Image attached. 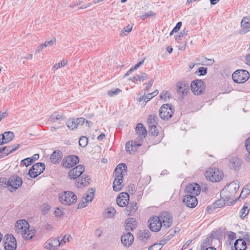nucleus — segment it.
Wrapping results in <instances>:
<instances>
[{
    "label": "nucleus",
    "instance_id": "obj_1",
    "mask_svg": "<svg viewBox=\"0 0 250 250\" xmlns=\"http://www.w3.org/2000/svg\"><path fill=\"white\" fill-rule=\"evenodd\" d=\"M172 222V217L167 212L162 213L158 216H153L148 221L149 229L154 232L159 231L161 228L167 229L170 227Z\"/></svg>",
    "mask_w": 250,
    "mask_h": 250
},
{
    "label": "nucleus",
    "instance_id": "obj_2",
    "mask_svg": "<svg viewBox=\"0 0 250 250\" xmlns=\"http://www.w3.org/2000/svg\"><path fill=\"white\" fill-rule=\"evenodd\" d=\"M15 232L26 239L33 238L35 235V231L30 228L28 222L24 219H20L17 221L15 225Z\"/></svg>",
    "mask_w": 250,
    "mask_h": 250
},
{
    "label": "nucleus",
    "instance_id": "obj_3",
    "mask_svg": "<svg viewBox=\"0 0 250 250\" xmlns=\"http://www.w3.org/2000/svg\"><path fill=\"white\" fill-rule=\"evenodd\" d=\"M127 167L125 164H120L116 168L114 172L115 179L113 183V190L120 191L124 187L123 177L126 174Z\"/></svg>",
    "mask_w": 250,
    "mask_h": 250
},
{
    "label": "nucleus",
    "instance_id": "obj_4",
    "mask_svg": "<svg viewBox=\"0 0 250 250\" xmlns=\"http://www.w3.org/2000/svg\"><path fill=\"white\" fill-rule=\"evenodd\" d=\"M239 188L238 181H234L225 186L220 192V195L224 201H228L236 193Z\"/></svg>",
    "mask_w": 250,
    "mask_h": 250
},
{
    "label": "nucleus",
    "instance_id": "obj_5",
    "mask_svg": "<svg viewBox=\"0 0 250 250\" xmlns=\"http://www.w3.org/2000/svg\"><path fill=\"white\" fill-rule=\"evenodd\" d=\"M0 182L6 184L11 192L15 191L22 184V180L17 176H13L7 179L5 178H0Z\"/></svg>",
    "mask_w": 250,
    "mask_h": 250
},
{
    "label": "nucleus",
    "instance_id": "obj_6",
    "mask_svg": "<svg viewBox=\"0 0 250 250\" xmlns=\"http://www.w3.org/2000/svg\"><path fill=\"white\" fill-rule=\"evenodd\" d=\"M207 180L212 182H217L221 181L223 177V171L217 168H209L205 173Z\"/></svg>",
    "mask_w": 250,
    "mask_h": 250
},
{
    "label": "nucleus",
    "instance_id": "obj_7",
    "mask_svg": "<svg viewBox=\"0 0 250 250\" xmlns=\"http://www.w3.org/2000/svg\"><path fill=\"white\" fill-rule=\"evenodd\" d=\"M76 195L71 191H64L59 197L60 202L65 205H70L77 201Z\"/></svg>",
    "mask_w": 250,
    "mask_h": 250
},
{
    "label": "nucleus",
    "instance_id": "obj_8",
    "mask_svg": "<svg viewBox=\"0 0 250 250\" xmlns=\"http://www.w3.org/2000/svg\"><path fill=\"white\" fill-rule=\"evenodd\" d=\"M250 77L249 73L245 70H237L232 75V79L235 83H241L246 82Z\"/></svg>",
    "mask_w": 250,
    "mask_h": 250
},
{
    "label": "nucleus",
    "instance_id": "obj_9",
    "mask_svg": "<svg viewBox=\"0 0 250 250\" xmlns=\"http://www.w3.org/2000/svg\"><path fill=\"white\" fill-rule=\"evenodd\" d=\"M174 113V109L169 104H164L159 110V116L164 120L170 119Z\"/></svg>",
    "mask_w": 250,
    "mask_h": 250
},
{
    "label": "nucleus",
    "instance_id": "obj_10",
    "mask_svg": "<svg viewBox=\"0 0 250 250\" xmlns=\"http://www.w3.org/2000/svg\"><path fill=\"white\" fill-rule=\"evenodd\" d=\"M192 92L197 95L202 94L205 89L204 82L201 80H195L193 81L190 84Z\"/></svg>",
    "mask_w": 250,
    "mask_h": 250
},
{
    "label": "nucleus",
    "instance_id": "obj_11",
    "mask_svg": "<svg viewBox=\"0 0 250 250\" xmlns=\"http://www.w3.org/2000/svg\"><path fill=\"white\" fill-rule=\"evenodd\" d=\"M45 164L38 163L34 165L29 171L28 175L31 178H35L41 174L45 169Z\"/></svg>",
    "mask_w": 250,
    "mask_h": 250
},
{
    "label": "nucleus",
    "instance_id": "obj_12",
    "mask_svg": "<svg viewBox=\"0 0 250 250\" xmlns=\"http://www.w3.org/2000/svg\"><path fill=\"white\" fill-rule=\"evenodd\" d=\"M5 250H15L17 248L16 238L12 234H7L4 238Z\"/></svg>",
    "mask_w": 250,
    "mask_h": 250
},
{
    "label": "nucleus",
    "instance_id": "obj_13",
    "mask_svg": "<svg viewBox=\"0 0 250 250\" xmlns=\"http://www.w3.org/2000/svg\"><path fill=\"white\" fill-rule=\"evenodd\" d=\"M201 191V188L199 185L193 183L188 185L185 189V193L188 195H193L196 196L198 195Z\"/></svg>",
    "mask_w": 250,
    "mask_h": 250
},
{
    "label": "nucleus",
    "instance_id": "obj_14",
    "mask_svg": "<svg viewBox=\"0 0 250 250\" xmlns=\"http://www.w3.org/2000/svg\"><path fill=\"white\" fill-rule=\"evenodd\" d=\"M143 142V140L141 138L137 137V140L135 141H128L125 144V149L126 151L131 154L133 152H135L138 147L141 146Z\"/></svg>",
    "mask_w": 250,
    "mask_h": 250
},
{
    "label": "nucleus",
    "instance_id": "obj_15",
    "mask_svg": "<svg viewBox=\"0 0 250 250\" xmlns=\"http://www.w3.org/2000/svg\"><path fill=\"white\" fill-rule=\"evenodd\" d=\"M177 92L181 97H184L188 95L189 91V84L184 81L178 82L176 84Z\"/></svg>",
    "mask_w": 250,
    "mask_h": 250
},
{
    "label": "nucleus",
    "instance_id": "obj_16",
    "mask_svg": "<svg viewBox=\"0 0 250 250\" xmlns=\"http://www.w3.org/2000/svg\"><path fill=\"white\" fill-rule=\"evenodd\" d=\"M85 168L83 165H78L69 170L68 172V177L70 179H76L81 176Z\"/></svg>",
    "mask_w": 250,
    "mask_h": 250
},
{
    "label": "nucleus",
    "instance_id": "obj_17",
    "mask_svg": "<svg viewBox=\"0 0 250 250\" xmlns=\"http://www.w3.org/2000/svg\"><path fill=\"white\" fill-rule=\"evenodd\" d=\"M62 242L56 238L49 239L44 244V248L49 250H55L62 245Z\"/></svg>",
    "mask_w": 250,
    "mask_h": 250
},
{
    "label": "nucleus",
    "instance_id": "obj_18",
    "mask_svg": "<svg viewBox=\"0 0 250 250\" xmlns=\"http://www.w3.org/2000/svg\"><path fill=\"white\" fill-rule=\"evenodd\" d=\"M79 162L78 157L75 155L68 156L65 157L62 161L63 166L67 168L73 167Z\"/></svg>",
    "mask_w": 250,
    "mask_h": 250
},
{
    "label": "nucleus",
    "instance_id": "obj_19",
    "mask_svg": "<svg viewBox=\"0 0 250 250\" xmlns=\"http://www.w3.org/2000/svg\"><path fill=\"white\" fill-rule=\"evenodd\" d=\"M95 191L94 189L91 188L90 191L86 194V196L83 197L82 202L79 203L78 208H83L86 207L88 204L93 199Z\"/></svg>",
    "mask_w": 250,
    "mask_h": 250
},
{
    "label": "nucleus",
    "instance_id": "obj_20",
    "mask_svg": "<svg viewBox=\"0 0 250 250\" xmlns=\"http://www.w3.org/2000/svg\"><path fill=\"white\" fill-rule=\"evenodd\" d=\"M183 202L187 205V207L191 208L195 207L198 203L197 199L195 196L186 194L183 198Z\"/></svg>",
    "mask_w": 250,
    "mask_h": 250
},
{
    "label": "nucleus",
    "instance_id": "obj_21",
    "mask_svg": "<svg viewBox=\"0 0 250 250\" xmlns=\"http://www.w3.org/2000/svg\"><path fill=\"white\" fill-rule=\"evenodd\" d=\"M129 196L126 192H122L117 198V204L121 207H125L128 205Z\"/></svg>",
    "mask_w": 250,
    "mask_h": 250
},
{
    "label": "nucleus",
    "instance_id": "obj_22",
    "mask_svg": "<svg viewBox=\"0 0 250 250\" xmlns=\"http://www.w3.org/2000/svg\"><path fill=\"white\" fill-rule=\"evenodd\" d=\"M90 178L85 174H83L80 178H79L75 182V186L78 188H82L87 186L89 184Z\"/></svg>",
    "mask_w": 250,
    "mask_h": 250
},
{
    "label": "nucleus",
    "instance_id": "obj_23",
    "mask_svg": "<svg viewBox=\"0 0 250 250\" xmlns=\"http://www.w3.org/2000/svg\"><path fill=\"white\" fill-rule=\"evenodd\" d=\"M240 34H245L250 31V18L244 17L241 22Z\"/></svg>",
    "mask_w": 250,
    "mask_h": 250
},
{
    "label": "nucleus",
    "instance_id": "obj_24",
    "mask_svg": "<svg viewBox=\"0 0 250 250\" xmlns=\"http://www.w3.org/2000/svg\"><path fill=\"white\" fill-rule=\"evenodd\" d=\"M133 235L130 233L128 232L122 236L121 241L123 244L126 247L130 246L133 241Z\"/></svg>",
    "mask_w": 250,
    "mask_h": 250
},
{
    "label": "nucleus",
    "instance_id": "obj_25",
    "mask_svg": "<svg viewBox=\"0 0 250 250\" xmlns=\"http://www.w3.org/2000/svg\"><path fill=\"white\" fill-rule=\"evenodd\" d=\"M136 132L138 135L137 137L138 138H141L143 140L145 138L147 133L146 128L142 123H138L137 124Z\"/></svg>",
    "mask_w": 250,
    "mask_h": 250
},
{
    "label": "nucleus",
    "instance_id": "obj_26",
    "mask_svg": "<svg viewBox=\"0 0 250 250\" xmlns=\"http://www.w3.org/2000/svg\"><path fill=\"white\" fill-rule=\"evenodd\" d=\"M62 158V153L59 150H55L51 155L50 159L53 164H57L60 162Z\"/></svg>",
    "mask_w": 250,
    "mask_h": 250
},
{
    "label": "nucleus",
    "instance_id": "obj_27",
    "mask_svg": "<svg viewBox=\"0 0 250 250\" xmlns=\"http://www.w3.org/2000/svg\"><path fill=\"white\" fill-rule=\"evenodd\" d=\"M65 117L62 113L58 112H54L50 117L49 121L55 123L64 120Z\"/></svg>",
    "mask_w": 250,
    "mask_h": 250
},
{
    "label": "nucleus",
    "instance_id": "obj_28",
    "mask_svg": "<svg viewBox=\"0 0 250 250\" xmlns=\"http://www.w3.org/2000/svg\"><path fill=\"white\" fill-rule=\"evenodd\" d=\"M241 166V162L237 158H232L230 159L229 163V167L232 169L237 170Z\"/></svg>",
    "mask_w": 250,
    "mask_h": 250
},
{
    "label": "nucleus",
    "instance_id": "obj_29",
    "mask_svg": "<svg viewBox=\"0 0 250 250\" xmlns=\"http://www.w3.org/2000/svg\"><path fill=\"white\" fill-rule=\"evenodd\" d=\"M235 250H245L247 248V243L243 239H237L234 243Z\"/></svg>",
    "mask_w": 250,
    "mask_h": 250
},
{
    "label": "nucleus",
    "instance_id": "obj_30",
    "mask_svg": "<svg viewBox=\"0 0 250 250\" xmlns=\"http://www.w3.org/2000/svg\"><path fill=\"white\" fill-rule=\"evenodd\" d=\"M150 232L148 230H140L138 233V238L143 241H146L150 237Z\"/></svg>",
    "mask_w": 250,
    "mask_h": 250
},
{
    "label": "nucleus",
    "instance_id": "obj_31",
    "mask_svg": "<svg viewBox=\"0 0 250 250\" xmlns=\"http://www.w3.org/2000/svg\"><path fill=\"white\" fill-rule=\"evenodd\" d=\"M136 220L134 218H128L126 220L125 228L126 230H133L136 227Z\"/></svg>",
    "mask_w": 250,
    "mask_h": 250
},
{
    "label": "nucleus",
    "instance_id": "obj_32",
    "mask_svg": "<svg viewBox=\"0 0 250 250\" xmlns=\"http://www.w3.org/2000/svg\"><path fill=\"white\" fill-rule=\"evenodd\" d=\"M19 144H16L14 146H10L1 147V150L2 151H5L3 155H4V156H6L9 154L12 153L13 152L17 150L19 147Z\"/></svg>",
    "mask_w": 250,
    "mask_h": 250
},
{
    "label": "nucleus",
    "instance_id": "obj_33",
    "mask_svg": "<svg viewBox=\"0 0 250 250\" xmlns=\"http://www.w3.org/2000/svg\"><path fill=\"white\" fill-rule=\"evenodd\" d=\"M138 208L137 204L135 202H130L126 207L127 213L129 215H133Z\"/></svg>",
    "mask_w": 250,
    "mask_h": 250
},
{
    "label": "nucleus",
    "instance_id": "obj_34",
    "mask_svg": "<svg viewBox=\"0 0 250 250\" xmlns=\"http://www.w3.org/2000/svg\"><path fill=\"white\" fill-rule=\"evenodd\" d=\"M250 210V203H246L240 211V217L244 218L249 213Z\"/></svg>",
    "mask_w": 250,
    "mask_h": 250
},
{
    "label": "nucleus",
    "instance_id": "obj_35",
    "mask_svg": "<svg viewBox=\"0 0 250 250\" xmlns=\"http://www.w3.org/2000/svg\"><path fill=\"white\" fill-rule=\"evenodd\" d=\"M14 138V134L11 131L5 132L2 135V139L5 144L9 143Z\"/></svg>",
    "mask_w": 250,
    "mask_h": 250
},
{
    "label": "nucleus",
    "instance_id": "obj_36",
    "mask_svg": "<svg viewBox=\"0 0 250 250\" xmlns=\"http://www.w3.org/2000/svg\"><path fill=\"white\" fill-rule=\"evenodd\" d=\"M147 78V75L146 73H141L139 75L133 77L130 79L132 82L135 83L136 82H143L145 79Z\"/></svg>",
    "mask_w": 250,
    "mask_h": 250
},
{
    "label": "nucleus",
    "instance_id": "obj_37",
    "mask_svg": "<svg viewBox=\"0 0 250 250\" xmlns=\"http://www.w3.org/2000/svg\"><path fill=\"white\" fill-rule=\"evenodd\" d=\"M250 193V184L246 185L243 188L239 196V198L244 199Z\"/></svg>",
    "mask_w": 250,
    "mask_h": 250
},
{
    "label": "nucleus",
    "instance_id": "obj_38",
    "mask_svg": "<svg viewBox=\"0 0 250 250\" xmlns=\"http://www.w3.org/2000/svg\"><path fill=\"white\" fill-rule=\"evenodd\" d=\"M76 123L77 122L76 121V119L72 118L68 120L66 122V125L70 129L74 130V129L77 128Z\"/></svg>",
    "mask_w": 250,
    "mask_h": 250
},
{
    "label": "nucleus",
    "instance_id": "obj_39",
    "mask_svg": "<svg viewBox=\"0 0 250 250\" xmlns=\"http://www.w3.org/2000/svg\"><path fill=\"white\" fill-rule=\"evenodd\" d=\"M133 26L130 25L125 27L120 32V36L121 37H125L127 35L132 31Z\"/></svg>",
    "mask_w": 250,
    "mask_h": 250
},
{
    "label": "nucleus",
    "instance_id": "obj_40",
    "mask_svg": "<svg viewBox=\"0 0 250 250\" xmlns=\"http://www.w3.org/2000/svg\"><path fill=\"white\" fill-rule=\"evenodd\" d=\"M158 118L155 115H150L147 118V123L149 125H156Z\"/></svg>",
    "mask_w": 250,
    "mask_h": 250
},
{
    "label": "nucleus",
    "instance_id": "obj_41",
    "mask_svg": "<svg viewBox=\"0 0 250 250\" xmlns=\"http://www.w3.org/2000/svg\"><path fill=\"white\" fill-rule=\"evenodd\" d=\"M116 213V210L114 208H110L106 209L104 213V216L106 217L112 218L113 217Z\"/></svg>",
    "mask_w": 250,
    "mask_h": 250
},
{
    "label": "nucleus",
    "instance_id": "obj_42",
    "mask_svg": "<svg viewBox=\"0 0 250 250\" xmlns=\"http://www.w3.org/2000/svg\"><path fill=\"white\" fill-rule=\"evenodd\" d=\"M68 62L67 60H62L61 62L55 64L53 67V70H57L62 67H64L67 65Z\"/></svg>",
    "mask_w": 250,
    "mask_h": 250
},
{
    "label": "nucleus",
    "instance_id": "obj_43",
    "mask_svg": "<svg viewBox=\"0 0 250 250\" xmlns=\"http://www.w3.org/2000/svg\"><path fill=\"white\" fill-rule=\"evenodd\" d=\"M145 59L140 62H139L137 64H136L134 67L130 68L125 74V77L129 75L132 72H133L134 70L137 69L138 68H139L143 63L144 62Z\"/></svg>",
    "mask_w": 250,
    "mask_h": 250
},
{
    "label": "nucleus",
    "instance_id": "obj_44",
    "mask_svg": "<svg viewBox=\"0 0 250 250\" xmlns=\"http://www.w3.org/2000/svg\"><path fill=\"white\" fill-rule=\"evenodd\" d=\"M51 207L47 204H43L41 207V211L42 214H47L50 210Z\"/></svg>",
    "mask_w": 250,
    "mask_h": 250
},
{
    "label": "nucleus",
    "instance_id": "obj_45",
    "mask_svg": "<svg viewBox=\"0 0 250 250\" xmlns=\"http://www.w3.org/2000/svg\"><path fill=\"white\" fill-rule=\"evenodd\" d=\"M158 94V91L157 90L152 93H148L145 97L144 100L146 101V102H147L151 100L153 97L156 96Z\"/></svg>",
    "mask_w": 250,
    "mask_h": 250
},
{
    "label": "nucleus",
    "instance_id": "obj_46",
    "mask_svg": "<svg viewBox=\"0 0 250 250\" xmlns=\"http://www.w3.org/2000/svg\"><path fill=\"white\" fill-rule=\"evenodd\" d=\"M79 145L82 147H85L88 143V139L85 136L81 137L79 141Z\"/></svg>",
    "mask_w": 250,
    "mask_h": 250
},
{
    "label": "nucleus",
    "instance_id": "obj_47",
    "mask_svg": "<svg viewBox=\"0 0 250 250\" xmlns=\"http://www.w3.org/2000/svg\"><path fill=\"white\" fill-rule=\"evenodd\" d=\"M149 132L152 135L157 136L159 133L156 125H151L149 126Z\"/></svg>",
    "mask_w": 250,
    "mask_h": 250
},
{
    "label": "nucleus",
    "instance_id": "obj_48",
    "mask_svg": "<svg viewBox=\"0 0 250 250\" xmlns=\"http://www.w3.org/2000/svg\"><path fill=\"white\" fill-rule=\"evenodd\" d=\"M122 90L119 88H116L115 89L107 91V94L110 97H113L119 94Z\"/></svg>",
    "mask_w": 250,
    "mask_h": 250
},
{
    "label": "nucleus",
    "instance_id": "obj_49",
    "mask_svg": "<svg viewBox=\"0 0 250 250\" xmlns=\"http://www.w3.org/2000/svg\"><path fill=\"white\" fill-rule=\"evenodd\" d=\"M33 163V159L31 158H27L21 161V163L26 167L31 165Z\"/></svg>",
    "mask_w": 250,
    "mask_h": 250
},
{
    "label": "nucleus",
    "instance_id": "obj_50",
    "mask_svg": "<svg viewBox=\"0 0 250 250\" xmlns=\"http://www.w3.org/2000/svg\"><path fill=\"white\" fill-rule=\"evenodd\" d=\"M54 213L55 216L57 218H60L63 215L64 212L60 208H56L55 210Z\"/></svg>",
    "mask_w": 250,
    "mask_h": 250
},
{
    "label": "nucleus",
    "instance_id": "obj_51",
    "mask_svg": "<svg viewBox=\"0 0 250 250\" xmlns=\"http://www.w3.org/2000/svg\"><path fill=\"white\" fill-rule=\"evenodd\" d=\"M170 97V94L167 91H163L160 94V98L162 100H166Z\"/></svg>",
    "mask_w": 250,
    "mask_h": 250
},
{
    "label": "nucleus",
    "instance_id": "obj_52",
    "mask_svg": "<svg viewBox=\"0 0 250 250\" xmlns=\"http://www.w3.org/2000/svg\"><path fill=\"white\" fill-rule=\"evenodd\" d=\"M162 246L160 245H158V243H155L148 249V250H161Z\"/></svg>",
    "mask_w": 250,
    "mask_h": 250
},
{
    "label": "nucleus",
    "instance_id": "obj_53",
    "mask_svg": "<svg viewBox=\"0 0 250 250\" xmlns=\"http://www.w3.org/2000/svg\"><path fill=\"white\" fill-rule=\"evenodd\" d=\"M55 43H56V40L53 39V40H51L49 41L45 42L43 44H44V46H45V47H46L51 46L54 45V44H55Z\"/></svg>",
    "mask_w": 250,
    "mask_h": 250
},
{
    "label": "nucleus",
    "instance_id": "obj_54",
    "mask_svg": "<svg viewBox=\"0 0 250 250\" xmlns=\"http://www.w3.org/2000/svg\"><path fill=\"white\" fill-rule=\"evenodd\" d=\"M76 121L77 122L76 124L78 127V126L82 125L84 124L85 119L83 118H77L76 119Z\"/></svg>",
    "mask_w": 250,
    "mask_h": 250
},
{
    "label": "nucleus",
    "instance_id": "obj_55",
    "mask_svg": "<svg viewBox=\"0 0 250 250\" xmlns=\"http://www.w3.org/2000/svg\"><path fill=\"white\" fill-rule=\"evenodd\" d=\"M71 238V236L69 234H66L64 235L63 238L60 241V242H62V245L66 243L67 242H69V238Z\"/></svg>",
    "mask_w": 250,
    "mask_h": 250
},
{
    "label": "nucleus",
    "instance_id": "obj_56",
    "mask_svg": "<svg viewBox=\"0 0 250 250\" xmlns=\"http://www.w3.org/2000/svg\"><path fill=\"white\" fill-rule=\"evenodd\" d=\"M245 147L248 152L250 154V137L246 140L245 142Z\"/></svg>",
    "mask_w": 250,
    "mask_h": 250
},
{
    "label": "nucleus",
    "instance_id": "obj_57",
    "mask_svg": "<svg viewBox=\"0 0 250 250\" xmlns=\"http://www.w3.org/2000/svg\"><path fill=\"white\" fill-rule=\"evenodd\" d=\"M198 72L200 73V75H205L207 73V68L204 67H201L198 69Z\"/></svg>",
    "mask_w": 250,
    "mask_h": 250
},
{
    "label": "nucleus",
    "instance_id": "obj_58",
    "mask_svg": "<svg viewBox=\"0 0 250 250\" xmlns=\"http://www.w3.org/2000/svg\"><path fill=\"white\" fill-rule=\"evenodd\" d=\"M182 23L181 21L178 22L176 26L172 29V32H177L181 28Z\"/></svg>",
    "mask_w": 250,
    "mask_h": 250
},
{
    "label": "nucleus",
    "instance_id": "obj_59",
    "mask_svg": "<svg viewBox=\"0 0 250 250\" xmlns=\"http://www.w3.org/2000/svg\"><path fill=\"white\" fill-rule=\"evenodd\" d=\"M44 48H45V46H44L43 43L41 44V45H39L37 47V49L36 50V53H38L40 52L41 51H42V49Z\"/></svg>",
    "mask_w": 250,
    "mask_h": 250
},
{
    "label": "nucleus",
    "instance_id": "obj_60",
    "mask_svg": "<svg viewBox=\"0 0 250 250\" xmlns=\"http://www.w3.org/2000/svg\"><path fill=\"white\" fill-rule=\"evenodd\" d=\"M245 61L246 63L250 66V53H249L245 56Z\"/></svg>",
    "mask_w": 250,
    "mask_h": 250
},
{
    "label": "nucleus",
    "instance_id": "obj_61",
    "mask_svg": "<svg viewBox=\"0 0 250 250\" xmlns=\"http://www.w3.org/2000/svg\"><path fill=\"white\" fill-rule=\"evenodd\" d=\"M187 34L188 30L185 29L179 34V35L180 36V37L182 38L183 37L186 36Z\"/></svg>",
    "mask_w": 250,
    "mask_h": 250
},
{
    "label": "nucleus",
    "instance_id": "obj_62",
    "mask_svg": "<svg viewBox=\"0 0 250 250\" xmlns=\"http://www.w3.org/2000/svg\"><path fill=\"white\" fill-rule=\"evenodd\" d=\"M153 83V80H150L148 82L146 83V89H149L152 85V84Z\"/></svg>",
    "mask_w": 250,
    "mask_h": 250
},
{
    "label": "nucleus",
    "instance_id": "obj_63",
    "mask_svg": "<svg viewBox=\"0 0 250 250\" xmlns=\"http://www.w3.org/2000/svg\"><path fill=\"white\" fill-rule=\"evenodd\" d=\"M8 115V113L7 112H4L2 113H0V122L5 117H6Z\"/></svg>",
    "mask_w": 250,
    "mask_h": 250
},
{
    "label": "nucleus",
    "instance_id": "obj_64",
    "mask_svg": "<svg viewBox=\"0 0 250 250\" xmlns=\"http://www.w3.org/2000/svg\"><path fill=\"white\" fill-rule=\"evenodd\" d=\"M145 14L146 15L147 18H151V17H153L154 15H155V14L154 13V12L151 11H150L147 13H146Z\"/></svg>",
    "mask_w": 250,
    "mask_h": 250
}]
</instances>
